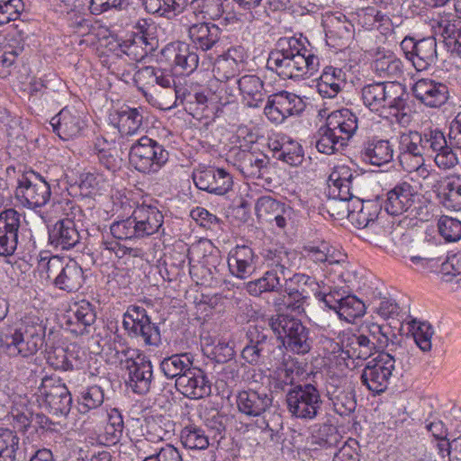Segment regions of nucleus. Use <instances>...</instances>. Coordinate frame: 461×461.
<instances>
[{"mask_svg":"<svg viewBox=\"0 0 461 461\" xmlns=\"http://www.w3.org/2000/svg\"><path fill=\"white\" fill-rule=\"evenodd\" d=\"M278 47L272 50L267 60V68L280 78L298 80L312 76L319 68L320 59L312 49L296 38L281 39Z\"/></svg>","mask_w":461,"mask_h":461,"instance_id":"f257e3e1","label":"nucleus"},{"mask_svg":"<svg viewBox=\"0 0 461 461\" xmlns=\"http://www.w3.org/2000/svg\"><path fill=\"white\" fill-rule=\"evenodd\" d=\"M46 326L39 317L26 316L0 338L1 351L10 357H30L43 346Z\"/></svg>","mask_w":461,"mask_h":461,"instance_id":"f03ea898","label":"nucleus"},{"mask_svg":"<svg viewBox=\"0 0 461 461\" xmlns=\"http://www.w3.org/2000/svg\"><path fill=\"white\" fill-rule=\"evenodd\" d=\"M245 338L247 343L241 351V357L248 364L278 366L283 362L285 350L270 328L250 325Z\"/></svg>","mask_w":461,"mask_h":461,"instance_id":"7ed1b4c3","label":"nucleus"},{"mask_svg":"<svg viewBox=\"0 0 461 461\" xmlns=\"http://www.w3.org/2000/svg\"><path fill=\"white\" fill-rule=\"evenodd\" d=\"M268 326L276 339H281L282 348L296 354L308 353L312 348V340L310 330L301 320L289 314L279 313L268 319Z\"/></svg>","mask_w":461,"mask_h":461,"instance_id":"20e7f679","label":"nucleus"},{"mask_svg":"<svg viewBox=\"0 0 461 461\" xmlns=\"http://www.w3.org/2000/svg\"><path fill=\"white\" fill-rule=\"evenodd\" d=\"M408 99L405 86L395 81L376 82L362 88L363 103L372 112L384 109L403 112L408 106Z\"/></svg>","mask_w":461,"mask_h":461,"instance_id":"39448f33","label":"nucleus"},{"mask_svg":"<svg viewBox=\"0 0 461 461\" xmlns=\"http://www.w3.org/2000/svg\"><path fill=\"white\" fill-rule=\"evenodd\" d=\"M115 357L121 362H124V368L128 372L127 385L138 394H146L149 392L153 369L151 361L137 350L122 344L115 347Z\"/></svg>","mask_w":461,"mask_h":461,"instance_id":"423d86ee","label":"nucleus"},{"mask_svg":"<svg viewBox=\"0 0 461 461\" xmlns=\"http://www.w3.org/2000/svg\"><path fill=\"white\" fill-rule=\"evenodd\" d=\"M34 397L39 407L56 417H67L72 407V395L62 382L55 375H45L37 387Z\"/></svg>","mask_w":461,"mask_h":461,"instance_id":"0eeeda50","label":"nucleus"},{"mask_svg":"<svg viewBox=\"0 0 461 461\" xmlns=\"http://www.w3.org/2000/svg\"><path fill=\"white\" fill-rule=\"evenodd\" d=\"M168 158L169 153L164 146L146 135L134 141L129 150L130 164L145 175L158 173Z\"/></svg>","mask_w":461,"mask_h":461,"instance_id":"6e6552de","label":"nucleus"},{"mask_svg":"<svg viewBox=\"0 0 461 461\" xmlns=\"http://www.w3.org/2000/svg\"><path fill=\"white\" fill-rule=\"evenodd\" d=\"M46 278L58 289L67 293L78 291L86 281L82 267L74 259H65L58 256L50 257L41 263Z\"/></svg>","mask_w":461,"mask_h":461,"instance_id":"1a4fd4ad","label":"nucleus"},{"mask_svg":"<svg viewBox=\"0 0 461 461\" xmlns=\"http://www.w3.org/2000/svg\"><path fill=\"white\" fill-rule=\"evenodd\" d=\"M288 411L301 420H313L321 412L323 401L316 384L303 383L291 388L286 393Z\"/></svg>","mask_w":461,"mask_h":461,"instance_id":"9d476101","label":"nucleus"},{"mask_svg":"<svg viewBox=\"0 0 461 461\" xmlns=\"http://www.w3.org/2000/svg\"><path fill=\"white\" fill-rule=\"evenodd\" d=\"M50 196V184L39 173L28 170L18 177L15 198L23 207L41 208L48 203Z\"/></svg>","mask_w":461,"mask_h":461,"instance_id":"9b49d317","label":"nucleus"},{"mask_svg":"<svg viewBox=\"0 0 461 461\" xmlns=\"http://www.w3.org/2000/svg\"><path fill=\"white\" fill-rule=\"evenodd\" d=\"M395 358L389 352H379L377 357L368 361L361 373V383L375 393H384L390 383L395 369Z\"/></svg>","mask_w":461,"mask_h":461,"instance_id":"f8f14e48","label":"nucleus"},{"mask_svg":"<svg viewBox=\"0 0 461 461\" xmlns=\"http://www.w3.org/2000/svg\"><path fill=\"white\" fill-rule=\"evenodd\" d=\"M305 109V103L297 95L280 91L268 96L264 113L269 121L282 123L290 116L299 115Z\"/></svg>","mask_w":461,"mask_h":461,"instance_id":"ddd939ff","label":"nucleus"},{"mask_svg":"<svg viewBox=\"0 0 461 461\" xmlns=\"http://www.w3.org/2000/svg\"><path fill=\"white\" fill-rule=\"evenodd\" d=\"M161 55L172 70L180 75H190L198 67L199 56L196 50L183 42H174L161 50Z\"/></svg>","mask_w":461,"mask_h":461,"instance_id":"4468645a","label":"nucleus"},{"mask_svg":"<svg viewBox=\"0 0 461 461\" xmlns=\"http://www.w3.org/2000/svg\"><path fill=\"white\" fill-rule=\"evenodd\" d=\"M420 132L409 131L399 138L398 160L402 168L406 172L418 170L424 165L423 149L420 143Z\"/></svg>","mask_w":461,"mask_h":461,"instance_id":"2eb2a0df","label":"nucleus"},{"mask_svg":"<svg viewBox=\"0 0 461 461\" xmlns=\"http://www.w3.org/2000/svg\"><path fill=\"white\" fill-rule=\"evenodd\" d=\"M21 214L14 209L0 212V257L13 256L19 243Z\"/></svg>","mask_w":461,"mask_h":461,"instance_id":"dca6fc26","label":"nucleus"},{"mask_svg":"<svg viewBox=\"0 0 461 461\" xmlns=\"http://www.w3.org/2000/svg\"><path fill=\"white\" fill-rule=\"evenodd\" d=\"M418 197L419 193L410 183L401 182L386 192L382 207L390 215H402L410 211L414 199Z\"/></svg>","mask_w":461,"mask_h":461,"instance_id":"f3484780","label":"nucleus"},{"mask_svg":"<svg viewBox=\"0 0 461 461\" xmlns=\"http://www.w3.org/2000/svg\"><path fill=\"white\" fill-rule=\"evenodd\" d=\"M175 385L179 393L190 399H202L210 395L212 391L206 373L194 366L185 374L176 377Z\"/></svg>","mask_w":461,"mask_h":461,"instance_id":"a211bd4d","label":"nucleus"},{"mask_svg":"<svg viewBox=\"0 0 461 461\" xmlns=\"http://www.w3.org/2000/svg\"><path fill=\"white\" fill-rule=\"evenodd\" d=\"M197 188L210 194L223 195L232 187L233 180L229 172L222 168L207 167L193 174Z\"/></svg>","mask_w":461,"mask_h":461,"instance_id":"6ab92c4d","label":"nucleus"},{"mask_svg":"<svg viewBox=\"0 0 461 461\" xmlns=\"http://www.w3.org/2000/svg\"><path fill=\"white\" fill-rule=\"evenodd\" d=\"M361 177L354 174L348 167H342L333 171L329 176V187L333 195L343 202H350L359 193Z\"/></svg>","mask_w":461,"mask_h":461,"instance_id":"aec40b11","label":"nucleus"},{"mask_svg":"<svg viewBox=\"0 0 461 461\" xmlns=\"http://www.w3.org/2000/svg\"><path fill=\"white\" fill-rule=\"evenodd\" d=\"M417 100L430 108H438L449 98L447 85L430 78H421L415 82L411 88Z\"/></svg>","mask_w":461,"mask_h":461,"instance_id":"412c9836","label":"nucleus"},{"mask_svg":"<svg viewBox=\"0 0 461 461\" xmlns=\"http://www.w3.org/2000/svg\"><path fill=\"white\" fill-rule=\"evenodd\" d=\"M273 403V397L265 391L242 390L236 395L238 411L247 417H259L264 414Z\"/></svg>","mask_w":461,"mask_h":461,"instance_id":"4be33fe9","label":"nucleus"},{"mask_svg":"<svg viewBox=\"0 0 461 461\" xmlns=\"http://www.w3.org/2000/svg\"><path fill=\"white\" fill-rule=\"evenodd\" d=\"M50 125L60 139L68 140L80 134L85 122L79 111L67 106L51 118Z\"/></svg>","mask_w":461,"mask_h":461,"instance_id":"5701e85b","label":"nucleus"},{"mask_svg":"<svg viewBox=\"0 0 461 461\" xmlns=\"http://www.w3.org/2000/svg\"><path fill=\"white\" fill-rule=\"evenodd\" d=\"M245 63V52L242 47L230 48L220 55L213 66L214 77L219 81H230L239 75Z\"/></svg>","mask_w":461,"mask_h":461,"instance_id":"b1692460","label":"nucleus"},{"mask_svg":"<svg viewBox=\"0 0 461 461\" xmlns=\"http://www.w3.org/2000/svg\"><path fill=\"white\" fill-rule=\"evenodd\" d=\"M131 216L140 239L157 233L163 224V214L151 204L138 205Z\"/></svg>","mask_w":461,"mask_h":461,"instance_id":"393cba45","label":"nucleus"},{"mask_svg":"<svg viewBox=\"0 0 461 461\" xmlns=\"http://www.w3.org/2000/svg\"><path fill=\"white\" fill-rule=\"evenodd\" d=\"M326 42L329 46L343 50L349 46L354 38V25L345 15L330 17L325 23Z\"/></svg>","mask_w":461,"mask_h":461,"instance_id":"a878e982","label":"nucleus"},{"mask_svg":"<svg viewBox=\"0 0 461 461\" xmlns=\"http://www.w3.org/2000/svg\"><path fill=\"white\" fill-rule=\"evenodd\" d=\"M359 154L364 162L381 167L393 160L394 150L388 140L373 137L363 142Z\"/></svg>","mask_w":461,"mask_h":461,"instance_id":"bb28decb","label":"nucleus"},{"mask_svg":"<svg viewBox=\"0 0 461 461\" xmlns=\"http://www.w3.org/2000/svg\"><path fill=\"white\" fill-rule=\"evenodd\" d=\"M342 353L348 358L366 360L375 352L374 343L366 333L344 331L340 336Z\"/></svg>","mask_w":461,"mask_h":461,"instance_id":"cd10ccee","label":"nucleus"},{"mask_svg":"<svg viewBox=\"0 0 461 461\" xmlns=\"http://www.w3.org/2000/svg\"><path fill=\"white\" fill-rule=\"evenodd\" d=\"M434 22V28L443 38L446 46L461 58V20L452 14H444Z\"/></svg>","mask_w":461,"mask_h":461,"instance_id":"c85d7f7f","label":"nucleus"},{"mask_svg":"<svg viewBox=\"0 0 461 461\" xmlns=\"http://www.w3.org/2000/svg\"><path fill=\"white\" fill-rule=\"evenodd\" d=\"M258 257L253 249L246 245H237L228 256L230 272L240 279H246L256 269Z\"/></svg>","mask_w":461,"mask_h":461,"instance_id":"c756f323","label":"nucleus"},{"mask_svg":"<svg viewBox=\"0 0 461 461\" xmlns=\"http://www.w3.org/2000/svg\"><path fill=\"white\" fill-rule=\"evenodd\" d=\"M80 234L76 223L69 218L59 220L49 228L50 244L61 250H68L79 243Z\"/></svg>","mask_w":461,"mask_h":461,"instance_id":"7c9ffc66","label":"nucleus"},{"mask_svg":"<svg viewBox=\"0 0 461 461\" xmlns=\"http://www.w3.org/2000/svg\"><path fill=\"white\" fill-rule=\"evenodd\" d=\"M325 125L348 145L358 128V119L350 110L341 109L329 114Z\"/></svg>","mask_w":461,"mask_h":461,"instance_id":"2f4dec72","label":"nucleus"},{"mask_svg":"<svg viewBox=\"0 0 461 461\" xmlns=\"http://www.w3.org/2000/svg\"><path fill=\"white\" fill-rule=\"evenodd\" d=\"M263 258L267 267L277 270V274L284 279L298 268L297 262L301 259L295 251L287 250L285 248L267 249Z\"/></svg>","mask_w":461,"mask_h":461,"instance_id":"473e14b6","label":"nucleus"},{"mask_svg":"<svg viewBox=\"0 0 461 461\" xmlns=\"http://www.w3.org/2000/svg\"><path fill=\"white\" fill-rule=\"evenodd\" d=\"M221 29L211 23L193 24L188 35L195 50L206 51L211 50L220 40Z\"/></svg>","mask_w":461,"mask_h":461,"instance_id":"72a5a7b5","label":"nucleus"},{"mask_svg":"<svg viewBox=\"0 0 461 461\" xmlns=\"http://www.w3.org/2000/svg\"><path fill=\"white\" fill-rule=\"evenodd\" d=\"M345 84V73L342 69L327 66L323 69L316 87L323 98H334L342 90Z\"/></svg>","mask_w":461,"mask_h":461,"instance_id":"f704fd0d","label":"nucleus"},{"mask_svg":"<svg viewBox=\"0 0 461 461\" xmlns=\"http://www.w3.org/2000/svg\"><path fill=\"white\" fill-rule=\"evenodd\" d=\"M240 95L249 107H258L264 101V82L256 75H244L237 79Z\"/></svg>","mask_w":461,"mask_h":461,"instance_id":"c9c22d12","label":"nucleus"},{"mask_svg":"<svg viewBox=\"0 0 461 461\" xmlns=\"http://www.w3.org/2000/svg\"><path fill=\"white\" fill-rule=\"evenodd\" d=\"M143 110L122 106L116 111L113 120L117 122V128L121 135L133 136L137 134L143 123Z\"/></svg>","mask_w":461,"mask_h":461,"instance_id":"e433bc0d","label":"nucleus"},{"mask_svg":"<svg viewBox=\"0 0 461 461\" xmlns=\"http://www.w3.org/2000/svg\"><path fill=\"white\" fill-rule=\"evenodd\" d=\"M438 59L437 41L433 37L419 40L411 63L418 71H423L436 64Z\"/></svg>","mask_w":461,"mask_h":461,"instance_id":"4c0bfd02","label":"nucleus"},{"mask_svg":"<svg viewBox=\"0 0 461 461\" xmlns=\"http://www.w3.org/2000/svg\"><path fill=\"white\" fill-rule=\"evenodd\" d=\"M366 328V335L371 339L376 352H384V349L389 347H391L389 350L393 351V348H396L398 337L390 326L371 322Z\"/></svg>","mask_w":461,"mask_h":461,"instance_id":"58836bf2","label":"nucleus"},{"mask_svg":"<svg viewBox=\"0 0 461 461\" xmlns=\"http://www.w3.org/2000/svg\"><path fill=\"white\" fill-rule=\"evenodd\" d=\"M341 436L337 428L330 424L314 425L312 429L310 444L312 449L338 447Z\"/></svg>","mask_w":461,"mask_h":461,"instance_id":"ea45409f","label":"nucleus"},{"mask_svg":"<svg viewBox=\"0 0 461 461\" xmlns=\"http://www.w3.org/2000/svg\"><path fill=\"white\" fill-rule=\"evenodd\" d=\"M176 103L179 100L185 105V110L194 118L203 116L209 104V98L203 92L190 93L181 87L179 90H176Z\"/></svg>","mask_w":461,"mask_h":461,"instance_id":"a19ab883","label":"nucleus"},{"mask_svg":"<svg viewBox=\"0 0 461 461\" xmlns=\"http://www.w3.org/2000/svg\"><path fill=\"white\" fill-rule=\"evenodd\" d=\"M437 196L439 203L451 211H461V183L453 179H446L441 182Z\"/></svg>","mask_w":461,"mask_h":461,"instance_id":"79ce46f5","label":"nucleus"},{"mask_svg":"<svg viewBox=\"0 0 461 461\" xmlns=\"http://www.w3.org/2000/svg\"><path fill=\"white\" fill-rule=\"evenodd\" d=\"M282 289L283 285L277 270L273 268L267 270L260 278L246 284V290L252 296H259L263 293H279Z\"/></svg>","mask_w":461,"mask_h":461,"instance_id":"37998d69","label":"nucleus"},{"mask_svg":"<svg viewBox=\"0 0 461 461\" xmlns=\"http://www.w3.org/2000/svg\"><path fill=\"white\" fill-rule=\"evenodd\" d=\"M143 5L149 14L173 19L182 14L186 0H143Z\"/></svg>","mask_w":461,"mask_h":461,"instance_id":"c03bdc74","label":"nucleus"},{"mask_svg":"<svg viewBox=\"0 0 461 461\" xmlns=\"http://www.w3.org/2000/svg\"><path fill=\"white\" fill-rule=\"evenodd\" d=\"M181 443L191 450H204L209 445V436L205 430L195 424L184 427L180 433Z\"/></svg>","mask_w":461,"mask_h":461,"instance_id":"a18cd8bd","label":"nucleus"},{"mask_svg":"<svg viewBox=\"0 0 461 461\" xmlns=\"http://www.w3.org/2000/svg\"><path fill=\"white\" fill-rule=\"evenodd\" d=\"M193 366L188 354H175L164 358L160 363V370L167 378L173 379L185 374Z\"/></svg>","mask_w":461,"mask_h":461,"instance_id":"49530a36","label":"nucleus"},{"mask_svg":"<svg viewBox=\"0 0 461 461\" xmlns=\"http://www.w3.org/2000/svg\"><path fill=\"white\" fill-rule=\"evenodd\" d=\"M347 146L346 142L343 141V138L336 135L326 125L319 129L318 139L315 143L319 152L331 155L344 149Z\"/></svg>","mask_w":461,"mask_h":461,"instance_id":"de8ad7c7","label":"nucleus"},{"mask_svg":"<svg viewBox=\"0 0 461 461\" xmlns=\"http://www.w3.org/2000/svg\"><path fill=\"white\" fill-rule=\"evenodd\" d=\"M372 68L380 77L399 78L402 75V62L393 53L377 58Z\"/></svg>","mask_w":461,"mask_h":461,"instance_id":"09e8293b","label":"nucleus"},{"mask_svg":"<svg viewBox=\"0 0 461 461\" xmlns=\"http://www.w3.org/2000/svg\"><path fill=\"white\" fill-rule=\"evenodd\" d=\"M74 316L78 330H72V331L80 335L87 333V328L91 327L96 320L95 307L91 303L86 300L76 303Z\"/></svg>","mask_w":461,"mask_h":461,"instance_id":"8fccbe9b","label":"nucleus"},{"mask_svg":"<svg viewBox=\"0 0 461 461\" xmlns=\"http://www.w3.org/2000/svg\"><path fill=\"white\" fill-rule=\"evenodd\" d=\"M365 313V303L356 295H347L342 298L337 314L340 320L352 323L356 319L362 317Z\"/></svg>","mask_w":461,"mask_h":461,"instance_id":"3c124183","label":"nucleus"},{"mask_svg":"<svg viewBox=\"0 0 461 461\" xmlns=\"http://www.w3.org/2000/svg\"><path fill=\"white\" fill-rule=\"evenodd\" d=\"M129 334L133 338H140L145 345L158 347L161 344V334L157 324L150 321L135 325L128 330Z\"/></svg>","mask_w":461,"mask_h":461,"instance_id":"603ef678","label":"nucleus"},{"mask_svg":"<svg viewBox=\"0 0 461 461\" xmlns=\"http://www.w3.org/2000/svg\"><path fill=\"white\" fill-rule=\"evenodd\" d=\"M291 208H286L282 203L271 196H262L258 199L255 206L257 217L266 221H272L274 215L279 212H290Z\"/></svg>","mask_w":461,"mask_h":461,"instance_id":"864d4df0","label":"nucleus"},{"mask_svg":"<svg viewBox=\"0 0 461 461\" xmlns=\"http://www.w3.org/2000/svg\"><path fill=\"white\" fill-rule=\"evenodd\" d=\"M104 401V393L101 386L93 385L83 392L77 398L79 404V411L81 413H86L90 410L100 407Z\"/></svg>","mask_w":461,"mask_h":461,"instance_id":"5fc2aeb1","label":"nucleus"},{"mask_svg":"<svg viewBox=\"0 0 461 461\" xmlns=\"http://www.w3.org/2000/svg\"><path fill=\"white\" fill-rule=\"evenodd\" d=\"M276 151V158L283 160L290 166H298L303 160V151L302 146L293 140H289L280 145V148H274Z\"/></svg>","mask_w":461,"mask_h":461,"instance_id":"6e6d98bb","label":"nucleus"},{"mask_svg":"<svg viewBox=\"0 0 461 461\" xmlns=\"http://www.w3.org/2000/svg\"><path fill=\"white\" fill-rule=\"evenodd\" d=\"M73 353L62 347L51 348L47 350V362L55 370H73Z\"/></svg>","mask_w":461,"mask_h":461,"instance_id":"4d7b16f0","label":"nucleus"},{"mask_svg":"<svg viewBox=\"0 0 461 461\" xmlns=\"http://www.w3.org/2000/svg\"><path fill=\"white\" fill-rule=\"evenodd\" d=\"M267 158L264 155H254L253 153H245L240 160V167L241 173L251 178H260L261 170L267 167Z\"/></svg>","mask_w":461,"mask_h":461,"instance_id":"13d9d810","label":"nucleus"},{"mask_svg":"<svg viewBox=\"0 0 461 461\" xmlns=\"http://www.w3.org/2000/svg\"><path fill=\"white\" fill-rule=\"evenodd\" d=\"M411 328L416 345L423 352H429L431 349V338L434 334L431 324L428 321L413 320L411 321Z\"/></svg>","mask_w":461,"mask_h":461,"instance_id":"bf43d9fd","label":"nucleus"},{"mask_svg":"<svg viewBox=\"0 0 461 461\" xmlns=\"http://www.w3.org/2000/svg\"><path fill=\"white\" fill-rule=\"evenodd\" d=\"M438 229L447 242H456L461 240V221L456 218L441 216L438 221Z\"/></svg>","mask_w":461,"mask_h":461,"instance_id":"052dcab7","label":"nucleus"},{"mask_svg":"<svg viewBox=\"0 0 461 461\" xmlns=\"http://www.w3.org/2000/svg\"><path fill=\"white\" fill-rule=\"evenodd\" d=\"M20 438L15 430L0 428V458L2 456L16 457L19 449Z\"/></svg>","mask_w":461,"mask_h":461,"instance_id":"680f3d73","label":"nucleus"},{"mask_svg":"<svg viewBox=\"0 0 461 461\" xmlns=\"http://www.w3.org/2000/svg\"><path fill=\"white\" fill-rule=\"evenodd\" d=\"M110 231L113 237L118 240L140 239L131 215L124 220L113 222Z\"/></svg>","mask_w":461,"mask_h":461,"instance_id":"e2e57ef3","label":"nucleus"},{"mask_svg":"<svg viewBox=\"0 0 461 461\" xmlns=\"http://www.w3.org/2000/svg\"><path fill=\"white\" fill-rule=\"evenodd\" d=\"M330 399L335 412L340 416H348L356 410L357 402L352 392L340 391Z\"/></svg>","mask_w":461,"mask_h":461,"instance_id":"0e129e2a","label":"nucleus"},{"mask_svg":"<svg viewBox=\"0 0 461 461\" xmlns=\"http://www.w3.org/2000/svg\"><path fill=\"white\" fill-rule=\"evenodd\" d=\"M285 284L290 287L298 289L301 294H305L310 296L318 290V284L315 278L305 274H294L292 276L285 278Z\"/></svg>","mask_w":461,"mask_h":461,"instance_id":"69168bd1","label":"nucleus"},{"mask_svg":"<svg viewBox=\"0 0 461 461\" xmlns=\"http://www.w3.org/2000/svg\"><path fill=\"white\" fill-rule=\"evenodd\" d=\"M150 320L151 319L148 315L144 307L139 305H130L127 308L126 312L123 314L122 325L124 329L128 330L131 328H134L135 325H139Z\"/></svg>","mask_w":461,"mask_h":461,"instance_id":"338daca9","label":"nucleus"},{"mask_svg":"<svg viewBox=\"0 0 461 461\" xmlns=\"http://www.w3.org/2000/svg\"><path fill=\"white\" fill-rule=\"evenodd\" d=\"M359 444L356 439L348 438L335 453L333 461H359Z\"/></svg>","mask_w":461,"mask_h":461,"instance_id":"774afa93","label":"nucleus"}]
</instances>
